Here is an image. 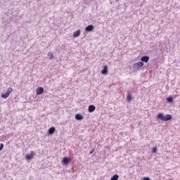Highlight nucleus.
I'll use <instances>...</instances> for the list:
<instances>
[{"mask_svg":"<svg viewBox=\"0 0 180 180\" xmlns=\"http://www.w3.org/2000/svg\"><path fill=\"white\" fill-rule=\"evenodd\" d=\"M157 119L162 120V122H168V120H171V119H172V116L169 114L164 115L162 113H159L157 116Z\"/></svg>","mask_w":180,"mask_h":180,"instance_id":"nucleus-1","label":"nucleus"},{"mask_svg":"<svg viewBox=\"0 0 180 180\" xmlns=\"http://www.w3.org/2000/svg\"><path fill=\"white\" fill-rule=\"evenodd\" d=\"M13 91V89L12 87H9L5 94H1V98H3V99H6V98H8L9 95L12 94Z\"/></svg>","mask_w":180,"mask_h":180,"instance_id":"nucleus-2","label":"nucleus"},{"mask_svg":"<svg viewBox=\"0 0 180 180\" xmlns=\"http://www.w3.org/2000/svg\"><path fill=\"white\" fill-rule=\"evenodd\" d=\"M143 65H144V63H143V62H138V63H134L133 65V68L134 70H139V68H140L141 67H143Z\"/></svg>","mask_w":180,"mask_h":180,"instance_id":"nucleus-3","label":"nucleus"},{"mask_svg":"<svg viewBox=\"0 0 180 180\" xmlns=\"http://www.w3.org/2000/svg\"><path fill=\"white\" fill-rule=\"evenodd\" d=\"M70 161H71V159H70V158L65 157L63 158L62 162L63 165H68V164H70Z\"/></svg>","mask_w":180,"mask_h":180,"instance_id":"nucleus-4","label":"nucleus"},{"mask_svg":"<svg viewBox=\"0 0 180 180\" xmlns=\"http://www.w3.org/2000/svg\"><path fill=\"white\" fill-rule=\"evenodd\" d=\"M44 92V89L43 87H38L36 89L37 95H41Z\"/></svg>","mask_w":180,"mask_h":180,"instance_id":"nucleus-5","label":"nucleus"},{"mask_svg":"<svg viewBox=\"0 0 180 180\" xmlns=\"http://www.w3.org/2000/svg\"><path fill=\"white\" fill-rule=\"evenodd\" d=\"M94 29H95V27L92 25H90L86 27L85 30L86 32H92Z\"/></svg>","mask_w":180,"mask_h":180,"instance_id":"nucleus-6","label":"nucleus"},{"mask_svg":"<svg viewBox=\"0 0 180 180\" xmlns=\"http://www.w3.org/2000/svg\"><path fill=\"white\" fill-rule=\"evenodd\" d=\"M34 155V151H31L30 154L26 155V160H32Z\"/></svg>","mask_w":180,"mask_h":180,"instance_id":"nucleus-7","label":"nucleus"},{"mask_svg":"<svg viewBox=\"0 0 180 180\" xmlns=\"http://www.w3.org/2000/svg\"><path fill=\"white\" fill-rule=\"evenodd\" d=\"M81 34V30H77L73 32V37H79Z\"/></svg>","mask_w":180,"mask_h":180,"instance_id":"nucleus-8","label":"nucleus"},{"mask_svg":"<svg viewBox=\"0 0 180 180\" xmlns=\"http://www.w3.org/2000/svg\"><path fill=\"white\" fill-rule=\"evenodd\" d=\"M95 109H96V107H95V105H90L89 106V113H92V112H95Z\"/></svg>","mask_w":180,"mask_h":180,"instance_id":"nucleus-9","label":"nucleus"},{"mask_svg":"<svg viewBox=\"0 0 180 180\" xmlns=\"http://www.w3.org/2000/svg\"><path fill=\"white\" fill-rule=\"evenodd\" d=\"M149 60H150V57L148 56H143L141 58V60L142 61V63H148Z\"/></svg>","mask_w":180,"mask_h":180,"instance_id":"nucleus-10","label":"nucleus"},{"mask_svg":"<svg viewBox=\"0 0 180 180\" xmlns=\"http://www.w3.org/2000/svg\"><path fill=\"white\" fill-rule=\"evenodd\" d=\"M101 74H103V75L108 74V65L104 66L103 70H101Z\"/></svg>","mask_w":180,"mask_h":180,"instance_id":"nucleus-11","label":"nucleus"},{"mask_svg":"<svg viewBox=\"0 0 180 180\" xmlns=\"http://www.w3.org/2000/svg\"><path fill=\"white\" fill-rule=\"evenodd\" d=\"M76 120H82L84 119V116L81 114H76L75 116Z\"/></svg>","mask_w":180,"mask_h":180,"instance_id":"nucleus-12","label":"nucleus"},{"mask_svg":"<svg viewBox=\"0 0 180 180\" xmlns=\"http://www.w3.org/2000/svg\"><path fill=\"white\" fill-rule=\"evenodd\" d=\"M55 131H56V127H52L49 128L48 133H49V134H54Z\"/></svg>","mask_w":180,"mask_h":180,"instance_id":"nucleus-13","label":"nucleus"},{"mask_svg":"<svg viewBox=\"0 0 180 180\" xmlns=\"http://www.w3.org/2000/svg\"><path fill=\"white\" fill-rule=\"evenodd\" d=\"M47 56L49 57L50 60H53V58H54V53L53 52L48 53Z\"/></svg>","mask_w":180,"mask_h":180,"instance_id":"nucleus-14","label":"nucleus"},{"mask_svg":"<svg viewBox=\"0 0 180 180\" xmlns=\"http://www.w3.org/2000/svg\"><path fill=\"white\" fill-rule=\"evenodd\" d=\"M119 179V175L115 174L114 175L110 180H118Z\"/></svg>","mask_w":180,"mask_h":180,"instance_id":"nucleus-15","label":"nucleus"},{"mask_svg":"<svg viewBox=\"0 0 180 180\" xmlns=\"http://www.w3.org/2000/svg\"><path fill=\"white\" fill-rule=\"evenodd\" d=\"M167 102H169V103H172V102L174 101V98L172 97H168L167 98Z\"/></svg>","mask_w":180,"mask_h":180,"instance_id":"nucleus-16","label":"nucleus"},{"mask_svg":"<svg viewBox=\"0 0 180 180\" xmlns=\"http://www.w3.org/2000/svg\"><path fill=\"white\" fill-rule=\"evenodd\" d=\"M127 99L128 102H130V101H131V94H129L127 95Z\"/></svg>","mask_w":180,"mask_h":180,"instance_id":"nucleus-17","label":"nucleus"},{"mask_svg":"<svg viewBox=\"0 0 180 180\" xmlns=\"http://www.w3.org/2000/svg\"><path fill=\"white\" fill-rule=\"evenodd\" d=\"M157 151H158L157 147H154L153 148L151 153H153V154H155Z\"/></svg>","mask_w":180,"mask_h":180,"instance_id":"nucleus-18","label":"nucleus"},{"mask_svg":"<svg viewBox=\"0 0 180 180\" xmlns=\"http://www.w3.org/2000/svg\"><path fill=\"white\" fill-rule=\"evenodd\" d=\"M4 150V143L0 144V151H2Z\"/></svg>","mask_w":180,"mask_h":180,"instance_id":"nucleus-19","label":"nucleus"},{"mask_svg":"<svg viewBox=\"0 0 180 180\" xmlns=\"http://www.w3.org/2000/svg\"><path fill=\"white\" fill-rule=\"evenodd\" d=\"M143 180H151L149 177H144Z\"/></svg>","mask_w":180,"mask_h":180,"instance_id":"nucleus-20","label":"nucleus"},{"mask_svg":"<svg viewBox=\"0 0 180 180\" xmlns=\"http://www.w3.org/2000/svg\"><path fill=\"white\" fill-rule=\"evenodd\" d=\"M94 153V150H91L89 154H92Z\"/></svg>","mask_w":180,"mask_h":180,"instance_id":"nucleus-21","label":"nucleus"}]
</instances>
